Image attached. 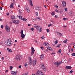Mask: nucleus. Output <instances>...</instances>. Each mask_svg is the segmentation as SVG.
Here are the masks:
<instances>
[{
    "mask_svg": "<svg viewBox=\"0 0 75 75\" xmlns=\"http://www.w3.org/2000/svg\"><path fill=\"white\" fill-rule=\"evenodd\" d=\"M13 67H12V66H11L10 67V69H11H11H12V68H13Z\"/></svg>",
    "mask_w": 75,
    "mask_h": 75,
    "instance_id": "09e8293b",
    "label": "nucleus"
},
{
    "mask_svg": "<svg viewBox=\"0 0 75 75\" xmlns=\"http://www.w3.org/2000/svg\"><path fill=\"white\" fill-rule=\"evenodd\" d=\"M12 22L14 24H18L19 23L18 20L13 21H12Z\"/></svg>",
    "mask_w": 75,
    "mask_h": 75,
    "instance_id": "9b49d317",
    "label": "nucleus"
},
{
    "mask_svg": "<svg viewBox=\"0 0 75 75\" xmlns=\"http://www.w3.org/2000/svg\"><path fill=\"white\" fill-rule=\"evenodd\" d=\"M23 75H28L27 74H24Z\"/></svg>",
    "mask_w": 75,
    "mask_h": 75,
    "instance_id": "774afa93",
    "label": "nucleus"
},
{
    "mask_svg": "<svg viewBox=\"0 0 75 75\" xmlns=\"http://www.w3.org/2000/svg\"><path fill=\"white\" fill-rule=\"evenodd\" d=\"M15 18H16V17H15V16L14 15H13L11 16V19L12 20H14V19H15Z\"/></svg>",
    "mask_w": 75,
    "mask_h": 75,
    "instance_id": "4be33fe9",
    "label": "nucleus"
},
{
    "mask_svg": "<svg viewBox=\"0 0 75 75\" xmlns=\"http://www.w3.org/2000/svg\"><path fill=\"white\" fill-rule=\"evenodd\" d=\"M0 9L1 10H2V9H3V8L1 7H0Z\"/></svg>",
    "mask_w": 75,
    "mask_h": 75,
    "instance_id": "bf43d9fd",
    "label": "nucleus"
},
{
    "mask_svg": "<svg viewBox=\"0 0 75 75\" xmlns=\"http://www.w3.org/2000/svg\"><path fill=\"white\" fill-rule=\"evenodd\" d=\"M7 50L8 51V52H11L12 51H11V50L9 49L8 48H7Z\"/></svg>",
    "mask_w": 75,
    "mask_h": 75,
    "instance_id": "5701e85b",
    "label": "nucleus"
},
{
    "mask_svg": "<svg viewBox=\"0 0 75 75\" xmlns=\"http://www.w3.org/2000/svg\"><path fill=\"white\" fill-rule=\"evenodd\" d=\"M6 31L7 32H10V27L8 26L7 25H6Z\"/></svg>",
    "mask_w": 75,
    "mask_h": 75,
    "instance_id": "1a4fd4ad",
    "label": "nucleus"
},
{
    "mask_svg": "<svg viewBox=\"0 0 75 75\" xmlns=\"http://www.w3.org/2000/svg\"><path fill=\"white\" fill-rule=\"evenodd\" d=\"M71 55L73 57H74V56H75V53H72L71 54Z\"/></svg>",
    "mask_w": 75,
    "mask_h": 75,
    "instance_id": "72a5a7b5",
    "label": "nucleus"
},
{
    "mask_svg": "<svg viewBox=\"0 0 75 75\" xmlns=\"http://www.w3.org/2000/svg\"><path fill=\"white\" fill-rule=\"evenodd\" d=\"M62 6L63 7H66V5H67V3H66V1H63L62 2Z\"/></svg>",
    "mask_w": 75,
    "mask_h": 75,
    "instance_id": "9d476101",
    "label": "nucleus"
},
{
    "mask_svg": "<svg viewBox=\"0 0 75 75\" xmlns=\"http://www.w3.org/2000/svg\"><path fill=\"white\" fill-rule=\"evenodd\" d=\"M21 37L22 38L24 39V38H25V35L24 34H21Z\"/></svg>",
    "mask_w": 75,
    "mask_h": 75,
    "instance_id": "6ab92c4d",
    "label": "nucleus"
},
{
    "mask_svg": "<svg viewBox=\"0 0 75 75\" xmlns=\"http://www.w3.org/2000/svg\"><path fill=\"white\" fill-rule=\"evenodd\" d=\"M40 59H44V55L42 54L40 56Z\"/></svg>",
    "mask_w": 75,
    "mask_h": 75,
    "instance_id": "dca6fc26",
    "label": "nucleus"
},
{
    "mask_svg": "<svg viewBox=\"0 0 75 75\" xmlns=\"http://www.w3.org/2000/svg\"><path fill=\"white\" fill-rule=\"evenodd\" d=\"M73 72V71L72 70H71L70 71L69 73L70 74H71V73H72Z\"/></svg>",
    "mask_w": 75,
    "mask_h": 75,
    "instance_id": "49530a36",
    "label": "nucleus"
},
{
    "mask_svg": "<svg viewBox=\"0 0 75 75\" xmlns=\"http://www.w3.org/2000/svg\"><path fill=\"white\" fill-rule=\"evenodd\" d=\"M71 68H72V67L70 66H67L66 67V69H71Z\"/></svg>",
    "mask_w": 75,
    "mask_h": 75,
    "instance_id": "2eb2a0df",
    "label": "nucleus"
},
{
    "mask_svg": "<svg viewBox=\"0 0 75 75\" xmlns=\"http://www.w3.org/2000/svg\"><path fill=\"white\" fill-rule=\"evenodd\" d=\"M75 42H74L72 43V44H73V45H74L75 44Z\"/></svg>",
    "mask_w": 75,
    "mask_h": 75,
    "instance_id": "338daca9",
    "label": "nucleus"
},
{
    "mask_svg": "<svg viewBox=\"0 0 75 75\" xmlns=\"http://www.w3.org/2000/svg\"><path fill=\"white\" fill-rule=\"evenodd\" d=\"M44 45H45V46H47V43L45 42L44 44Z\"/></svg>",
    "mask_w": 75,
    "mask_h": 75,
    "instance_id": "e433bc0d",
    "label": "nucleus"
},
{
    "mask_svg": "<svg viewBox=\"0 0 75 75\" xmlns=\"http://www.w3.org/2000/svg\"><path fill=\"white\" fill-rule=\"evenodd\" d=\"M10 1H13V3L11 4L10 6V8H14V6H13L15 4L16 2H15V1H14V0H10Z\"/></svg>",
    "mask_w": 75,
    "mask_h": 75,
    "instance_id": "20e7f679",
    "label": "nucleus"
},
{
    "mask_svg": "<svg viewBox=\"0 0 75 75\" xmlns=\"http://www.w3.org/2000/svg\"><path fill=\"white\" fill-rule=\"evenodd\" d=\"M18 68H21V66L20 65L19 66Z\"/></svg>",
    "mask_w": 75,
    "mask_h": 75,
    "instance_id": "603ef678",
    "label": "nucleus"
},
{
    "mask_svg": "<svg viewBox=\"0 0 75 75\" xmlns=\"http://www.w3.org/2000/svg\"><path fill=\"white\" fill-rule=\"evenodd\" d=\"M21 34H23V30H22L21 31Z\"/></svg>",
    "mask_w": 75,
    "mask_h": 75,
    "instance_id": "473e14b6",
    "label": "nucleus"
},
{
    "mask_svg": "<svg viewBox=\"0 0 75 75\" xmlns=\"http://www.w3.org/2000/svg\"><path fill=\"white\" fill-rule=\"evenodd\" d=\"M4 27H3V25H1V28H4Z\"/></svg>",
    "mask_w": 75,
    "mask_h": 75,
    "instance_id": "de8ad7c7",
    "label": "nucleus"
},
{
    "mask_svg": "<svg viewBox=\"0 0 75 75\" xmlns=\"http://www.w3.org/2000/svg\"><path fill=\"white\" fill-rule=\"evenodd\" d=\"M67 41H68V40H67V39H66L65 40H64L63 42L64 43H66V42H67Z\"/></svg>",
    "mask_w": 75,
    "mask_h": 75,
    "instance_id": "cd10ccee",
    "label": "nucleus"
},
{
    "mask_svg": "<svg viewBox=\"0 0 75 75\" xmlns=\"http://www.w3.org/2000/svg\"><path fill=\"white\" fill-rule=\"evenodd\" d=\"M71 59H69L68 60V62H71Z\"/></svg>",
    "mask_w": 75,
    "mask_h": 75,
    "instance_id": "c03bdc74",
    "label": "nucleus"
},
{
    "mask_svg": "<svg viewBox=\"0 0 75 75\" xmlns=\"http://www.w3.org/2000/svg\"><path fill=\"white\" fill-rule=\"evenodd\" d=\"M61 52V50L60 49L58 51V53L59 54H60Z\"/></svg>",
    "mask_w": 75,
    "mask_h": 75,
    "instance_id": "c85d7f7f",
    "label": "nucleus"
},
{
    "mask_svg": "<svg viewBox=\"0 0 75 75\" xmlns=\"http://www.w3.org/2000/svg\"><path fill=\"white\" fill-rule=\"evenodd\" d=\"M15 58L17 61H20V59H21V56L19 54H17L16 56L15 57Z\"/></svg>",
    "mask_w": 75,
    "mask_h": 75,
    "instance_id": "7ed1b4c3",
    "label": "nucleus"
},
{
    "mask_svg": "<svg viewBox=\"0 0 75 75\" xmlns=\"http://www.w3.org/2000/svg\"><path fill=\"white\" fill-rule=\"evenodd\" d=\"M57 35H59V36H62V34L59 33V32H57Z\"/></svg>",
    "mask_w": 75,
    "mask_h": 75,
    "instance_id": "aec40b11",
    "label": "nucleus"
},
{
    "mask_svg": "<svg viewBox=\"0 0 75 75\" xmlns=\"http://www.w3.org/2000/svg\"><path fill=\"white\" fill-rule=\"evenodd\" d=\"M40 27L39 26H38V27H37L36 28V29L37 30H38H38H39V29H40Z\"/></svg>",
    "mask_w": 75,
    "mask_h": 75,
    "instance_id": "a878e982",
    "label": "nucleus"
},
{
    "mask_svg": "<svg viewBox=\"0 0 75 75\" xmlns=\"http://www.w3.org/2000/svg\"><path fill=\"white\" fill-rule=\"evenodd\" d=\"M17 71H11V74H12V75H17Z\"/></svg>",
    "mask_w": 75,
    "mask_h": 75,
    "instance_id": "f8f14e48",
    "label": "nucleus"
},
{
    "mask_svg": "<svg viewBox=\"0 0 75 75\" xmlns=\"http://www.w3.org/2000/svg\"><path fill=\"white\" fill-rule=\"evenodd\" d=\"M47 33H49V32H50V30H49V29H48L47 30Z\"/></svg>",
    "mask_w": 75,
    "mask_h": 75,
    "instance_id": "58836bf2",
    "label": "nucleus"
},
{
    "mask_svg": "<svg viewBox=\"0 0 75 75\" xmlns=\"http://www.w3.org/2000/svg\"><path fill=\"white\" fill-rule=\"evenodd\" d=\"M55 12H53L51 13V14L52 15V16H54V15H55Z\"/></svg>",
    "mask_w": 75,
    "mask_h": 75,
    "instance_id": "b1692460",
    "label": "nucleus"
},
{
    "mask_svg": "<svg viewBox=\"0 0 75 75\" xmlns=\"http://www.w3.org/2000/svg\"><path fill=\"white\" fill-rule=\"evenodd\" d=\"M55 11H56V12H58V10L56 9L55 10Z\"/></svg>",
    "mask_w": 75,
    "mask_h": 75,
    "instance_id": "6e6d98bb",
    "label": "nucleus"
},
{
    "mask_svg": "<svg viewBox=\"0 0 75 75\" xmlns=\"http://www.w3.org/2000/svg\"><path fill=\"white\" fill-rule=\"evenodd\" d=\"M55 17L56 18H58V16L57 15H55Z\"/></svg>",
    "mask_w": 75,
    "mask_h": 75,
    "instance_id": "864d4df0",
    "label": "nucleus"
},
{
    "mask_svg": "<svg viewBox=\"0 0 75 75\" xmlns=\"http://www.w3.org/2000/svg\"><path fill=\"white\" fill-rule=\"evenodd\" d=\"M71 45V44H70L68 46V48L69 50H70V49L69 48V47H70V46Z\"/></svg>",
    "mask_w": 75,
    "mask_h": 75,
    "instance_id": "7c9ffc66",
    "label": "nucleus"
},
{
    "mask_svg": "<svg viewBox=\"0 0 75 75\" xmlns=\"http://www.w3.org/2000/svg\"><path fill=\"white\" fill-rule=\"evenodd\" d=\"M63 20H65L66 18H63Z\"/></svg>",
    "mask_w": 75,
    "mask_h": 75,
    "instance_id": "0e129e2a",
    "label": "nucleus"
},
{
    "mask_svg": "<svg viewBox=\"0 0 75 75\" xmlns=\"http://www.w3.org/2000/svg\"><path fill=\"white\" fill-rule=\"evenodd\" d=\"M45 38V37L44 36H42L41 37V38L42 40H44V38Z\"/></svg>",
    "mask_w": 75,
    "mask_h": 75,
    "instance_id": "37998d69",
    "label": "nucleus"
},
{
    "mask_svg": "<svg viewBox=\"0 0 75 75\" xmlns=\"http://www.w3.org/2000/svg\"><path fill=\"white\" fill-rule=\"evenodd\" d=\"M31 30H32V31H33L34 30V28H32L30 29Z\"/></svg>",
    "mask_w": 75,
    "mask_h": 75,
    "instance_id": "a18cd8bd",
    "label": "nucleus"
},
{
    "mask_svg": "<svg viewBox=\"0 0 75 75\" xmlns=\"http://www.w3.org/2000/svg\"><path fill=\"white\" fill-rule=\"evenodd\" d=\"M24 18H21V20H23L24 21Z\"/></svg>",
    "mask_w": 75,
    "mask_h": 75,
    "instance_id": "69168bd1",
    "label": "nucleus"
},
{
    "mask_svg": "<svg viewBox=\"0 0 75 75\" xmlns=\"http://www.w3.org/2000/svg\"><path fill=\"white\" fill-rule=\"evenodd\" d=\"M52 25V24H50V25H48V27H51V26Z\"/></svg>",
    "mask_w": 75,
    "mask_h": 75,
    "instance_id": "79ce46f5",
    "label": "nucleus"
},
{
    "mask_svg": "<svg viewBox=\"0 0 75 75\" xmlns=\"http://www.w3.org/2000/svg\"><path fill=\"white\" fill-rule=\"evenodd\" d=\"M25 10H27V11L28 13H30V10L28 8V7H27V6H25Z\"/></svg>",
    "mask_w": 75,
    "mask_h": 75,
    "instance_id": "0eeeda50",
    "label": "nucleus"
},
{
    "mask_svg": "<svg viewBox=\"0 0 75 75\" xmlns=\"http://www.w3.org/2000/svg\"><path fill=\"white\" fill-rule=\"evenodd\" d=\"M39 75H44V73L43 72H42L40 71V72L39 73Z\"/></svg>",
    "mask_w": 75,
    "mask_h": 75,
    "instance_id": "412c9836",
    "label": "nucleus"
},
{
    "mask_svg": "<svg viewBox=\"0 0 75 75\" xmlns=\"http://www.w3.org/2000/svg\"><path fill=\"white\" fill-rule=\"evenodd\" d=\"M30 25H31L30 24H29L28 25V26L29 27L30 26Z\"/></svg>",
    "mask_w": 75,
    "mask_h": 75,
    "instance_id": "e2e57ef3",
    "label": "nucleus"
},
{
    "mask_svg": "<svg viewBox=\"0 0 75 75\" xmlns=\"http://www.w3.org/2000/svg\"><path fill=\"white\" fill-rule=\"evenodd\" d=\"M29 1L30 3V5H31V6H33V1L31 0H29Z\"/></svg>",
    "mask_w": 75,
    "mask_h": 75,
    "instance_id": "f3484780",
    "label": "nucleus"
},
{
    "mask_svg": "<svg viewBox=\"0 0 75 75\" xmlns=\"http://www.w3.org/2000/svg\"><path fill=\"white\" fill-rule=\"evenodd\" d=\"M31 55H33V54H34V52H35V50H34V48L33 47H32L31 48Z\"/></svg>",
    "mask_w": 75,
    "mask_h": 75,
    "instance_id": "6e6552de",
    "label": "nucleus"
},
{
    "mask_svg": "<svg viewBox=\"0 0 75 75\" xmlns=\"http://www.w3.org/2000/svg\"><path fill=\"white\" fill-rule=\"evenodd\" d=\"M35 8L37 10H40L41 8L39 6H36L35 7Z\"/></svg>",
    "mask_w": 75,
    "mask_h": 75,
    "instance_id": "ddd939ff",
    "label": "nucleus"
},
{
    "mask_svg": "<svg viewBox=\"0 0 75 75\" xmlns=\"http://www.w3.org/2000/svg\"><path fill=\"white\" fill-rule=\"evenodd\" d=\"M41 49H42V50H44V47H41Z\"/></svg>",
    "mask_w": 75,
    "mask_h": 75,
    "instance_id": "052dcab7",
    "label": "nucleus"
},
{
    "mask_svg": "<svg viewBox=\"0 0 75 75\" xmlns=\"http://www.w3.org/2000/svg\"><path fill=\"white\" fill-rule=\"evenodd\" d=\"M37 18V20H41V19L40 18Z\"/></svg>",
    "mask_w": 75,
    "mask_h": 75,
    "instance_id": "a19ab883",
    "label": "nucleus"
},
{
    "mask_svg": "<svg viewBox=\"0 0 75 75\" xmlns=\"http://www.w3.org/2000/svg\"><path fill=\"white\" fill-rule=\"evenodd\" d=\"M40 71H38L36 73V75H39V73H40Z\"/></svg>",
    "mask_w": 75,
    "mask_h": 75,
    "instance_id": "2f4dec72",
    "label": "nucleus"
},
{
    "mask_svg": "<svg viewBox=\"0 0 75 75\" xmlns=\"http://www.w3.org/2000/svg\"><path fill=\"white\" fill-rule=\"evenodd\" d=\"M70 14L71 16H74V14L72 11H71L70 12Z\"/></svg>",
    "mask_w": 75,
    "mask_h": 75,
    "instance_id": "a211bd4d",
    "label": "nucleus"
},
{
    "mask_svg": "<svg viewBox=\"0 0 75 75\" xmlns=\"http://www.w3.org/2000/svg\"><path fill=\"white\" fill-rule=\"evenodd\" d=\"M34 20L35 21H37V18H36L34 19Z\"/></svg>",
    "mask_w": 75,
    "mask_h": 75,
    "instance_id": "4d7b16f0",
    "label": "nucleus"
},
{
    "mask_svg": "<svg viewBox=\"0 0 75 75\" xmlns=\"http://www.w3.org/2000/svg\"><path fill=\"white\" fill-rule=\"evenodd\" d=\"M0 44L1 45L3 46V43L1 42L0 43Z\"/></svg>",
    "mask_w": 75,
    "mask_h": 75,
    "instance_id": "3c124183",
    "label": "nucleus"
},
{
    "mask_svg": "<svg viewBox=\"0 0 75 75\" xmlns=\"http://www.w3.org/2000/svg\"><path fill=\"white\" fill-rule=\"evenodd\" d=\"M41 66L42 67V68L43 69V71L44 72H46V68L45 66H44V65L43 64H41Z\"/></svg>",
    "mask_w": 75,
    "mask_h": 75,
    "instance_id": "423d86ee",
    "label": "nucleus"
},
{
    "mask_svg": "<svg viewBox=\"0 0 75 75\" xmlns=\"http://www.w3.org/2000/svg\"><path fill=\"white\" fill-rule=\"evenodd\" d=\"M24 66L25 67H28V64H27V63H25L24 64Z\"/></svg>",
    "mask_w": 75,
    "mask_h": 75,
    "instance_id": "393cba45",
    "label": "nucleus"
},
{
    "mask_svg": "<svg viewBox=\"0 0 75 75\" xmlns=\"http://www.w3.org/2000/svg\"><path fill=\"white\" fill-rule=\"evenodd\" d=\"M64 10L65 11H68V9H67V8H65Z\"/></svg>",
    "mask_w": 75,
    "mask_h": 75,
    "instance_id": "ea45409f",
    "label": "nucleus"
},
{
    "mask_svg": "<svg viewBox=\"0 0 75 75\" xmlns=\"http://www.w3.org/2000/svg\"><path fill=\"white\" fill-rule=\"evenodd\" d=\"M57 43H58V40H56L55 42V44H57Z\"/></svg>",
    "mask_w": 75,
    "mask_h": 75,
    "instance_id": "4c0bfd02",
    "label": "nucleus"
},
{
    "mask_svg": "<svg viewBox=\"0 0 75 75\" xmlns=\"http://www.w3.org/2000/svg\"><path fill=\"white\" fill-rule=\"evenodd\" d=\"M1 59H2L3 60L4 59V57H2L1 58Z\"/></svg>",
    "mask_w": 75,
    "mask_h": 75,
    "instance_id": "5fc2aeb1",
    "label": "nucleus"
},
{
    "mask_svg": "<svg viewBox=\"0 0 75 75\" xmlns=\"http://www.w3.org/2000/svg\"><path fill=\"white\" fill-rule=\"evenodd\" d=\"M38 31H39V32H41L42 31V28H40L39 30H38Z\"/></svg>",
    "mask_w": 75,
    "mask_h": 75,
    "instance_id": "bb28decb",
    "label": "nucleus"
},
{
    "mask_svg": "<svg viewBox=\"0 0 75 75\" xmlns=\"http://www.w3.org/2000/svg\"><path fill=\"white\" fill-rule=\"evenodd\" d=\"M28 58L29 59V61L28 63L29 65H31L32 64L33 65H35L36 64V61H35L33 60L32 61L31 57H29Z\"/></svg>",
    "mask_w": 75,
    "mask_h": 75,
    "instance_id": "f257e3e1",
    "label": "nucleus"
},
{
    "mask_svg": "<svg viewBox=\"0 0 75 75\" xmlns=\"http://www.w3.org/2000/svg\"><path fill=\"white\" fill-rule=\"evenodd\" d=\"M44 7H45V8H47V6H46V5H44Z\"/></svg>",
    "mask_w": 75,
    "mask_h": 75,
    "instance_id": "680f3d73",
    "label": "nucleus"
},
{
    "mask_svg": "<svg viewBox=\"0 0 75 75\" xmlns=\"http://www.w3.org/2000/svg\"><path fill=\"white\" fill-rule=\"evenodd\" d=\"M12 41L11 40V39H9L7 41L6 43L7 45L8 46H11L12 45Z\"/></svg>",
    "mask_w": 75,
    "mask_h": 75,
    "instance_id": "f03ea898",
    "label": "nucleus"
},
{
    "mask_svg": "<svg viewBox=\"0 0 75 75\" xmlns=\"http://www.w3.org/2000/svg\"><path fill=\"white\" fill-rule=\"evenodd\" d=\"M61 45V44H59L57 46V47H58L59 48L60 47V46Z\"/></svg>",
    "mask_w": 75,
    "mask_h": 75,
    "instance_id": "c9c22d12",
    "label": "nucleus"
},
{
    "mask_svg": "<svg viewBox=\"0 0 75 75\" xmlns=\"http://www.w3.org/2000/svg\"><path fill=\"white\" fill-rule=\"evenodd\" d=\"M35 13L36 16H38V12H36Z\"/></svg>",
    "mask_w": 75,
    "mask_h": 75,
    "instance_id": "f704fd0d",
    "label": "nucleus"
},
{
    "mask_svg": "<svg viewBox=\"0 0 75 75\" xmlns=\"http://www.w3.org/2000/svg\"><path fill=\"white\" fill-rule=\"evenodd\" d=\"M62 63V61L59 62H56L54 63V65H57V67H58L59 65L61 64Z\"/></svg>",
    "mask_w": 75,
    "mask_h": 75,
    "instance_id": "39448f33",
    "label": "nucleus"
},
{
    "mask_svg": "<svg viewBox=\"0 0 75 75\" xmlns=\"http://www.w3.org/2000/svg\"><path fill=\"white\" fill-rule=\"evenodd\" d=\"M34 27H36V28L37 27H38V25H36V24H35L34 25Z\"/></svg>",
    "mask_w": 75,
    "mask_h": 75,
    "instance_id": "c756f323",
    "label": "nucleus"
},
{
    "mask_svg": "<svg viewBox=\"0 0 75 75\" xmlns=\"http://www.w3.org/2000/svg\"><path fill=\"white\" fill-rule=\"evenodd\" d=\"M47 48L48 50H50L51 51H53V49H52L51 47L49 46L47 47Z\"/></svg>",
    "mask_w": 75,
    "mask_h": 75,
    "instance_id": "4468645a",
    "label": "nucleus"
},
{
    "mask_svg": "<svg viewBox=\"0 0 75 75\" xmlns=\"http://www.w3.org/2000/svg\"><path fill=\"white\" fill-rule=\"evenodd\" d=\"M22 18V16H19V18L20 19H21Z\"/></svg>",
    "mask_w": 75,
    "mask_h": 75,
    "instance_id": "13d9d810",
    "label": "nucleus"
},
{
    "mask_svg": "<svg viewBox=\"0 0 75 75\" xmlns=\"http://www.w3.org/2000/svg\"><path fill=\"white\" fill-rule=\"evenodd\" d=\"M23 21H27V19L24 18V19L23 20Z\"/></svg>",
    "mask_w": 75,
    "mask_h": 75,
    "instance_id": "8fccbe9b",
    "label": "nucleus"
}]
</instances>
